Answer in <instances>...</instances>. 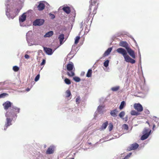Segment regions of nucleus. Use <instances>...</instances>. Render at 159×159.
Returning <instances> with one entry per match:
<instances>
[{
	"instance_id": "38",
	"label": "nucleus",
	"mask_w": 159,
	"mask_h": 159,
	"mask_svg": "<svg viewBox=\"0 0 159 159\" xmlns=\"http://www.w3.org/2000/svg\"><path fill=\"white\" fill-rule=\"evenodd\" d=\"M122 126L124 129L125 130H128L129 129L128 125L127 124H124Z\"/></svg>"
},
{
	"instance_id": "7",
	"label": "nucleus",
	"mask_w": 159,
	"mask_h": 159,
	"mask_svg": "<svg viewBox=\"0 0 159 159\" xmlns=\"http://www.w3.org/2000/svg\"><path fill=\"white\" fill-rule=\"evenodd\" d=\"M134 109L139 112L142 111L143 110L142 105L139 103L134 104Z\"/></svg>"
},
{
	"instance_id": "40",
	"label": "nucleus",
	"mask_w": 159,
	"mask_h": 159,
	"mask_svg": "<svg viewBox=\"0 0 159 159\" xmlns=\"http://www.w3.org/2000/svg\"><path fill=\"white\" fill-rule=\"evenodd\" d=\"M80 97H78L76 99V104H78L80 103Z\"/></svg>"
},
{
	"instance_id": "25",
	"label": "nucleus",
	"mask_w": 159,
	"mask_h": 159,
	"mask_svg": "<svg viewBox=\"0 0 159 159\" xmlns=\"http://www.w3.org/2000/svg\"><path fill=\"white\" fill-rule=\"evenodd\" d=\"M92 73V70L91 69H89L86 74V76L88 77H91Z\"/></svg>"
},
{
	"instance_id": "11",
	"label": "nucleus",
	"mask_w": 159,
	"mask_h": 159,
	"mask_svg": "<svg viewBox=\"0 0 159 159\" xmlns=\"http://www.w3.org/2000/svg\"><path fill=\"white\" fill-rule=\"evenodd\" d=\"M54 147L53 146H51L46 151V153L47 154H51L54 153Z\"/></svg>"
},
{
	"instance_id": "10",
	"label": "nucleus",
	"mask_w": 159,
	"mask_h": 159,
	"mask_svg": "<svg viewBox=\"0 0 159 159\" xmlns=\"http://www.w3.org/2000/svg\"><path fill=\"white\" fill-rule=\"evenodd\" d=\"M139 146V144L137 143H133L131 144L130 146L128 148V150L129 151L134 150L137 148Z\"/></svg>"
},
{
	"instance_id": "37",
	"label": "nucleus",
	"mask_w": 159,
	"mask_h": 159,
	"mask_svg": "<svg viewBox=\"0 0 159 159\" xmlns=\"http://www.w3.org/2000/svg\"><path fill=\"white\" fill-rule=\"evenodd\" d=\"M8 95V94L6 93H2L0 94V98H3L6 96Z\"/></svg>"
},
{
	"instance_id": "32",
	"label": "nucleus",
	"mask_w": 159,
	"mask_h": 159,
	"mask_svg": "<svg viewBox=\"0 0 159 159\" xmlns=\"http://www.w3.org/2000/svg\"><path fill=\"white\" fill-rule=\"evenodd\" d=\"M109 61L108 60L105 61L103 63L104 66L106 67H107L108 66Z\"/></svg>"
},
{
	"instance_id": "16",
	"label": "nucleus",
	"mask_w": 159,
	"mask_h": 159,
	"mask_svg": "<svg viewBox=\"0 0 159 159\" xmlns=\"http://www.w3.org/2000/svg\"><path fill=\"white\" fill-rule=\"evenodd\" d=\"M26 19V15L25 13H23L19 18V20L20 22H23Z\"/></svg>"
},
{
	"instance_id": "27",
	"label": "nucleus",
	"mask_w": 159,
	"mask_h": 159,
	"mask_svg": "<svg viewBox=\"0 0 159 159\" xmlns=\"http://www.w3.org/2000/svg\"><path fill=\"white\" fill-rule=\"evenodd\" d=\"M153 120L157 123V127L159 126V119L158 118L155 116L154 117Z\"/></svg>"
},
{
	"instance_id": "49",
	"label": "nucleus",
	"mask_w": 159,
	"mask_h": 159,
	"mask_svg": "<svg viewBox=\"0 0 159 159\" xmlns=\"http://www.w3.org/2000/svg\"><path fill=\"white\" fill-rule=\"evenodd\" d=\"M88 144H91V143H88Z\"/></svg>"
},
{
	"instance_id": "50",
	"label": "nucleus",
	"mask_w": 159,
	"mask_h": 159,
	"mask_svg": "<svg viewBox=\"0 0 159 159\" xmlns=\"http://www.w3.org/2000/svg\"><path fill=\"white\" fill-rule=\"evenodd\" d=\"M122 159H125V158H124Z\"/></svg>"
},
{
	"instance_id": "43",
	"label": "nucleus",
	"mask_w": 159,
	"mask_h": 159,
	"mask_svg": "<svg viewBox=\"0 0 159 159\" xmlns=\"http://www.w3.org/2000/svg\"><path fill=\"white\" fill-rule=\"evenodd\" d=\"M46 63V60L44 59H43L42 60V62L40 64V65L41 66L44 65Z\"/></svg>"
},
{
	"instance_id": "33",
	"label": "nucleus",
	"mask_w": 159,
	"mask_h": 159,
	"mask_svg": "<svg viewBox=\"0 0 159 159\" xmlns=\"http://www.w3.org/2000/svg\"><path fill=\"white\" fill-rule=\"evenodd\" d=\"M113 125L112 123H110L109 125L108 126L109 130L110 131H111L113 129Z\"/></svg>"
},
{
	"instance_id": "23",
	"label": "nucleus",
	"mask_w": 159,
	"mask_h": 159,
	"mask_svg": "<svg viewBox=\"0 0 159 159\" xmlns=\"http://www.w3.org/2000/svg\"><path fill=\"white\" fill-rule=\"evenodd\" d=\"M108 124V121H107L105 123H104L101 126V129H105L107 126Z\"/></svg>"
},
{
	"instance_id": "21",
	"label": "nucleus",
	"mask_w": 159,
	"mask_h": 159,
	"mask_svg": "<svg viewBox=\"0 0 159 159\" xmlns=\"http://www.w3.org/2000/svg\"><path fill=\"white\" fill-rule=\"evenodd\" d=\"M58 39H59L60 44H61L64 39V35L63 34H61L59 36Z\"/></svg>"
},
{
	"instance_id": "20",
	"label": "nucleus",
	"mask_w": 159,
	"mask_h": 159,
	"mask_svg": "<svg viewBox=\"0 0 159 159\" xmlns=\"http://www.w3.org/2000/svg\"><path fill=\"white\" fill-rule=\"evenodd\" d=\"M118 111L116 109L112 110L110 112V114L113 117H116L117 116Z\"/></svg>"
},
{
	"instance_id": "36",
	"label": "nucleus",
	"mask_w": 159,
	"mask_h": 159,
	"mask_svg": "<svg viewBox=\"0 0 159 159\" xmlns=\"http://www.w3.org/2000/svg\"><path fill=\"white\" fill-rule=\"evenodd\" d=\"M125 115V113L124 111H122L121 112L120 114H119V116L121 118H122Z\"/></svg>"
},
{
	"instance_id": "2",
	"label": "nucleus",
	"mask_w": 159,
	"mask_h": 159,
	"mask_svg": "<svg viewBox=\"0 0 159 159\" xmlns=\"http://www.w3.org/2000/svg\"><path fill=\"white\" fill-rule=\"evenodd\" d=\"M116 51L119 53L123 55L125 61L127 62L134 64L135 61L131 58L128 54L126 50L122 48H119L116 49Z\"/></svg>"
},
{
	"instance_id": "19",
	"label": "nucleus",
	"mask_w": 159,
	"mask_h": 159,
	"mask_svg": "<svg viewBox=\"0 0 159 159\" xmlns=\"http://www.w3.org/2000/svg\"><path fill=\"white\" fill-rule=\"evenodd\" d=\"M112 50V48H109L103 54V57H106L111 52Z\"/></svg>"
},
{
	"instance_id": "46",
	"label": "nucleus",
	"mask_w": 159,
	"mask_h": 159,
	"mask_svg": "<svg viewBox=\"0 0 159 159\" xmlns=\"http://www.w3.org/2000/svg\"><path fill=\"white\" fill-rule=\"evenodd\" d=\"M155 127H156L155 125L154 124L153 125V128H152L153 130L154 129V128Z\"/></svg>"
},
{
	"instance_id": "44",
	"label": "nucleus",
	"mask_w": 159,
	"mask_h": 159,
	"mask_svg": "<svg viewBox=\"0 0 159 159\" xmlns=\"http://www.w3.org/2000/svg\"><path fill=\"white\" fill-rule=\"evenodd\" d=\"M144 111L146 114H148L150 113L149 111L147 109H145Z\"/></svg>"
},
{
	"instance_id": "29",
	"label": "nucleus",
	"mask_w": 159,
	"mask_h": 159,
	"mask_svg": "<svg viewBox=\"0 0 159 159\" xmlns=\"http://www.w3.org/2000/svg\"><path fill=\"white\" fill-rule=\"evenodd\" d=\"M80 39V36H77L76 37L75 39V44H77L79 42V40Z\"/></svg>"
},
{
	"instance_id": "13",
	"label": "nucleus",
	"mask_w": 159,
	"mask_h": 159,
	"mask_svg": "<svg viewBox=\"0 0 159 159\" xmlns=\"http://www.w3.org/2000/svg\"><path fill=\"white\" fill-rule=\"evenodd\" d=\"M12 119L13 118L7 117L6 119L7 122L5 124V126L6 128L11 125V122Z\"/></svg>"
},
{
	"instance_id": "28",
	"label": "nucleus",
	"mask_w": 159,
	"mask_h": 159,
	"mask_svg": "<svg viewBox=\"0 0 159 159\" xmlns=\"http://www.w3.org/2000/svg\"><path fill=\"white\" fill-rule=\"evenodd\" d=\"M64 82L65 83L67 84H71L70 80L67 78H66L64 80Z\"/></svg>"
},
{
	"instance_id": "41",
	"label": "nucleus",
	"mask_w": 159,
	"mask_h": 159,
	"mask_svg": "<svg viewBox=\"0 0 159 159\" xmlns=\"http://www.w3.org/2000/svg\"><path fill=\"white\" fill-rule=\"evenodd\" d=\"M40 77V75L39 74L35 78L34 80L35 81H38Z\"/></svg>"
},
{
	"instance_id": "48",
	"label": "nucleus",
	"mask_w": 159,
	"mask_h": 159,
	"mask_svg": "<svg viewBox=\"0 0 159 159\" xmlns=\"http://www.w3.org/2000/svg\"><path fill=\"white\" fill-rule=\"evenodd\" d=\"M30 90V89H29V88H28V89H27V90H27V91H29Z\"/></svg>"
},
{
	"instance_id": "51",
	"label": "nucleus",
	"mask_w": 159,
	"mask_h": 159,
	"mask_svg": "<svg viewBox=\"0 0 159 159\" xmlns=\"http://www.w3.org/2000/svg\"><path fill=\"white\" fill-rule=\"evenodd\" d=\"M71 159H74V158H71Z\"/></svg>"
},
{
	"instance_id": "17",
	"label": "nucleus",
	"mask_w": 159,
	"mask_h": 159,
	"mask_svg": "<svg viewBox=\"0 0 159 159\" xmlns=\"http://www.w3.org/2000/svg\"><path fill=\"white\" fill-rule=\"evenodd\" d=\"M62 10L67 14H69L71 11L70 8L69 7H64L62 8Z\"/></svg>"
},
{
	"instance_id": "3",
	"label": "nucleus",
	"mask_w": 159,
	"mask_h": 159,
	"mask_svg": "<svg viewBox=\"0 0 159 159\" xmlns=\"http://www.w3.org/2000/svg\"><path fill=\"white\" fill-rule=\"evenodd\" d=\"M20 110L16 107H11L6 112L5 116L6 117L11 118L16 117V114L19 113Z\"/></svg>"
},
{
	"instance_id": "45",
	"label": "nucleus",
	"mask_w": 159,
	"mask_h": 159,
	"mask_svg": "<svg viewBox=\"0 0 159 159\" xmlns=\"http://www.w3.org/2000/svg\"><path fill=\"white\" fill-rule=\"evenodd\" d=\"M25 57L26 59H29L30 58V56L28 54H25Z\"/></svg>"
},
{
	"instance_id": "47",
	"label": "nucleus",
	"mask_w": 159,
	"mask_h": 159,
	"mask_svg": "<svg viewBox=\"0 0 159 159\" xmlns=\"http://www.w3.org/2000/svg\"><path fill=\"white\" fill-rule=\"evenodd\" d=\"M146 123L148 124L149 125V126H150V124L148 121H147Z\"/></svg>"
},
{
	"instance_id": "5",
	"label": "nucleus",
	"mask_w": 159,
	"mask_h": 159,
	"mask_svg": "<svg viewBox=\"0 0 159 159\" xmlns=\"http://www.w3.org/2000/svg\"><path fill=\"white\" fill-rule=\"evenodd\" d=\"M119 45L125 48L129 55L132 58L134 59L136 57L134 51L129 47V44L126 41H120L119 43Z\"/></svg>"
},
{
	"instance_id": "26",
	"label": "nucleus",
	"mask_w": 159,
	"mask_h": 159,
	"mask_svg": "<svg viewBox=\"0 0 159 159\" xmlns=\"http://www.w3.org/2000/svg\"><path fill=\"white\" fill-rule=\"evenodd\" d=\"M67 74L70 77H72L75 75V73L73 71H72V70L70 72H68L67 73Z\"/></svg>"
},
{
	"instance_id": "22",
	"label": "nucleus",
	"mask_w": 159,
	"mask_h": 159,
	"mask_svg": "<svg viewBox=\"0 0 159 159\" xmlns=\"http://www.w3.org/2000/svg\"><path fill=\"white\" fill-rule=\"evenodd\" d=\"M130 114L133 116H138L139 115L140 113L137 111H136L135 110H132L130 112Z\"/></svg>"
},
{
	"instance_id": "35",
	"label": "nucleus",
	"mask_w": 159,
	"mask_h": 159,
	"mask_svg": "<svg viewBox=\"0 0 159 159\" xmlns=\"http://www.w3.org/2000/svg\"><path fill=\"white\" fill-rule=\"evenodd\" d=\"M13 70L15 72L18 71L19 70V68L17 66H14L13 67Z\"/></svg>"
},
{
	"instance_id": "9",
	"label": "nucleus",
	"mask_w": 159,
	"mask_h": 159,
	"mask_svg": "<svg viewBox=\"0 0 159 159\" xmlns=\"http://www.w3.org/2000/svg\"><path fill=\"white\" fill-rule=\"evenodd\" d=\"M12 103L9 101H7L3 104L4 109L5 110H7L9 107H11Z\"/></svg>"
},
{
	"instance_id": "18",
	"label": "nucleus",
	"mask_w": 159,
	"mask_h": 159,
	"mask_svg": "<svg viewBox=\"0 0 159 159\" xmlns=\"http://www.w3.org/2000/svg\"><path fill=\"white\" fill-rule=\"evenodd\" d=\"M53 34V32L52 31H50L47 33L44 36V37L45 38L50 37Z\"/></svg>"
},
{
	"instance_id": "31",
	"label": "nucleus",
	"mask_w": 159,
	"mask_h": 159,
	"mask_svg": "<svg viewBox=\"0 0 159 159\" xmlns=\"http://www.w3.org/2000/svg\"><path fill=\"white\" fill-rule=\"evenodd\" d=\"M71 95L70 91L69 90H67L66 92V97H69Z\"/></svg>"
},
{
	"instance_id": "30",
	"label": "nucleus",
	"mask_w": 159,
	"mask_h": 159,
	"mask_svg": "<svg viewBox=\"0 0 159 159\" xmlns=\"http://www.w3.org/2000/svg\"><path fill=\"white\" fill-rule=\"evenodd\" d=\"M119 89V87L118 86L113 87L111 88V90L113 91H116Z\"/></svg>"
},
{
	"instance_id": "14",
	"label": "nucleus",
	"mask_w": 159,
	"mask_h": 159,
	"mask_svg": "<svg viewBox=\"0 0 159 159\" xmlns=\"http://www.w3.org/2000/svg\"><path fill=\"white\" fill-rule=\"evenodd\" d=\"M74 67L73 64L72 62H71L70 63H68L67 65V70L69 71H71L73 70Z\"/></svg>"
},
{
	"instance_id": "1",
	"label": "nucleus",
	"mask_w": 159,
	"mask_h": 159,
	"mask_svg": "<svg viewBox=\"0 0 159 159\" xmlns=\"http://www.w3.org/2000/svg\"><path fill=\"white\" fill-rule=\"evenodd\" d=\"M98 0H91L90 2V4L88 10L89 17L90 16L93 18L94 15L96 13L98 5Z\"/></svg>"
},
{
	"instance_id": "6",
	"label": "nucleus",
	"mask_w": 159,
	"mask_h": 159,
	"mask_svg": "<svg viewBox=\"0 0 159 159\" xmlns=\"http://www.w3.org/2000/svg\"><path fill=\"white\" fill-rule=\"evenodd\" d=\"M151 132V130H149L148 129H145L143 131V134L141 137V140H144L147 139L149 136Z\"/></svg>"
},
{
	"instance_id": "42",
	"label": "nucleus",
	"mask_w": 159,
	"mask_h": 159,
	"mask_svg": "<svg viewBox=\"0 0 159 159\" xmlns=\"http://www.w3.org/2000/svg\"><path fill=\"white\" fill-rule=\"evenodd\" d=\"M49 15L50 16V18L52 19H53L55 18V15L53 14L50 13L49 14Z\"/></svg>"
},
{
	"instance_id": "8",
	"label": "nucleus",
	"mask_w": 159,
	"mask_h": 159,
	"mask_svg": "<svg viewBox=\"0 0 159 159\" xmlns=\"http://www.w3.org/2000/svg\"><path fill=\"white\" fill-rule=\"evenodd\" d=\"M44 21V20L43 19H36L33 22V25L34 26H40L43 24Z\"/></svg>"
},
{
	"instance_id": "24",
	"label": "nucleus",
	"mask_w": 159,
	"mask_h": 159,
	"mask_svg": "<svg viewBox=\"0 0 159 159\" xmlns=\"http://www.w3.org/2000/svg\"><path fill=\"white\" fill-rule=\"evenodd\" d=\"M125 105V102L124 101H122L120 104V105L119 107V109L120 110H122L124 107Z\"/></svg>"
},
{
	"instance_id": "15",
	"label": "nucleus",
	"mask_w": 159,
	"mask_h": 159,
	"mask_svg": "<svg viewBox=\"0 0 159 159\" xmlns=\"http://www.w3.org/2000/svg\"><path fill=\"white\" fill-rule=\"evenodd\" d=\"M45 5L43 3L40 2L37 7L39 11H42L45 8Z\"/></svg>"
},
{
	"instance_id": "12",
	"label": "nucleus",
	"mask_w": 159,
	"mask_h": 159,
	"mask_svg": "<svg viewBox=\"0 0 159 159\" xmlns=\"http://www.w3.org/2000/svg\"><path fill=\"white\" fill-rule=\"evenodd\" d=\"M43 48L44 51L48 55H51L52 54L53 52L52 49L44 47H43Z\"/></svg>"
},
{
	"instance_id": "39",
	"label": "nucleus",
	"mask_w": 159,
	"mask_h": 159,
	"mask_svg": "<svg viewBox=\"0 0 159 159\" xmlns=\"http://www.w3.org/2000/svg\"><path fill=\"white\" fill-rule=\"evenodd\" d=\"M104 107V106H99L98 107V111H101L102 109Z\"/></svg>"
},
{
	"instance_id": "34",
	"label": "nucleus",
	"mask_w": 159,
	"mask_h": 159,
	"mask_svg": "<svg viewBox=\"0 0 159 159\" xmlns=\"http://www.w3.org/2000/svg\"><path fill=\"white\" fill-rule=\"evenodd\" d=\"M73 80L76 82H79L80 81V78L78 77H75L73 78Z\"/></svg>"
},
{
	"instance_id": "4",
	"label": "nucleus",
	"mask_w": 159,
	"mask_h": 159,
	"mask_svg": "<svg viewBox=\"0 0 159 159\" xmlns=\"http://www.w3.org/2000/svg\"><path fill=\"white\" fill-rule=\"evenodd\" d=\"M20 110L16 107H11L6 112L5 116L6 117L11 118L16 117V114L19 113Z\"/></svg>"
}]
</instances>
